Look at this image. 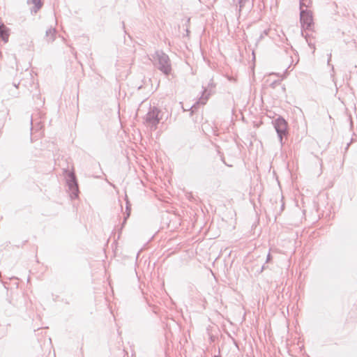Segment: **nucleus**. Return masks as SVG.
Masks as SVG:
<instances>
[{
	"label": "nucleus",
	"instance_id": "obj_13",
	"mask_svg": "<svg viewBox=\"0 0 357 357\" xmlns=\"http://www.w3.org/2000/svg\"><path fill=\"white\" fill-rule=\"evenodd\" d=\"M271 254H270V253H268V254L267 255V257H266V263H267V262H269V261H271Z\"/></svg>",
	"mask_w": 357,
	"mask_h": 357
},
{
	"label": "nucleus",
	"instance_id": "obj_15",
	"mask_svg": "<svg viewBox=\"0 0 357 357\" xmlns=\"http://www.w3.org/2000/svg\"><path fill=\"white\" fill-rule=\"evenodd\" d=\"M284 204H282V206H281V211H282L284 209Z\"/></svg>",
	"mask_w": 357,
	"mask_h": 357
},
{
	"label": "nucleus",
	"instance_id": "obj_10",
	"mask_svg": "<svg viewBox=\"0 0 357 357\" xmlns=\"http://www.w3.org/2000/svg\"><path fill=\"white\" fill-rule=\"evenodd\" d=\"M56 29L50 28L46 31V38L48 42L53 41L55 38Z\"/></svg>",
	"mask_w": 357,
	"mask_h": 357
},
{
	"label": "nucleus",
	"instance_id": "obj_2",
	"mask_svg": "<svg viewBox=\"0 0 357 357\" xmlns=\"http://www.w3.org/2000/svg\"><path fill=\"white\" fill-rule=\"evenodd\" d=\"M305 1H300V20L302 27L310 29L313 22L312 13L307 10L308 6L305 5Z\"/></svg>",
	"mask_w": 357,
	"mask_h": 357
},
{
	"label": "nucleus",
	"instance_id": "obj_17",
	"mask_svg": "<svg viewBox=\"0 0 357 357\" xmlns=\"http://www.w3.org/2000/svg\"><path fill=\"white\" fill-rule=\"evenodd\" d=\"M195 105H192V106L191 107V109H193V108H195Z\"/></svg>",
	"mask_w": 357,
	"mask_h": 357
},
{
	"label": "nucleus",
	"instance_id": "obj_9",
	"mask_svg": "<svg viewBox=\"0 0 357 357\" xmlns=\"http://www.w3.org/2000/svg\"><path fill=\"white\" fill-rule=\"evenodd\" d=\"M0 38L4 41V43H7L8 41V30L3 24H0Z\"/></svg>",
	"mask_w": 357,
	"mask_h": 357
},
{
	"label": "nucleus",
	"instance_id": "obj_1",
	"mask_svg": "<svg viewBox=\"0 0 357 357\" xmlns=\"http://www.w3.org/2000/svg\"><path fill=\"white\" fill-rule=\"evenodd\" d=\"M153 63L165 75H169L172 71V65L169 56L161 50H158L153 56Z\"/></svg>",
	"mask_w": 357,
	"mask_h": 357
},
{
	"label": "nucleus",
	"instance_id": "obj_12",
	"mask_svg": "<svg viewBox=\"0 0 357 357\" xmlns=\"http://www.w3.org/2000/svg\"><path fill=\"white\" fill-rule=\"evenodd\" d=\"M126 211H128V212L127 213V216L125 218V219H126L130 215V207L128 205L126 206Z\"/></svg>",
	"mask_w": 357,
	"mask_h": 357
},
{
	"label": "nucleus",
	"instance_id": "obj_3",
	"mask_svg": "<svg viewBox=\"0 0 357 357\" xmlns=\"http://www.w3.org/2000/svg\"><path fill=\"white\" fill-rule=\"evenodd\" d=\"M160 110L156 107H150L149 111L144 116V123L152 130H155L161 118L159 117Z\"/></svg>",
	"mask_w": 357,
	"mask_h": 357
},
{
	"label": "nucleus",
	"instance_id": "obj_8",
	"mask_svg": "<svg viewBox=\"0 0 357 357\" xmlns=\"http://www.w3.org/2000/svg\"><path fill=\"white\" fill-rule=\"evenodd\" d=\"M27 3L34 5V7L31 9L32 13H36L43 6L42 0H27Z\"/></svg>",
	"mask_w": 357,
	"mask_h": 357
},
{
	"label": "nucleus",
	"instance_id": "obj_7",
	"mask_svg": "<svg viewBox=\"0 0 357 357\" xmlns=\"http://www.w3.org/2000/svg\"><path fill=\"white\" fill-rule=\"evenodd\" d=\"M233 3L238 7V12L243 10H249L253 6V0H232Z\"/></svg>",
	"mask_w": 357,
	"mask_h": 357
},
{
	"label": "nucleus",
	"instance_id": "obj_5",
	"mask_svg": "<svg viewBox=\"0 0 357 357\" xmlns=\"http://www.w3.org/2000/svg\"><path fill=\"white\" fill-rule=\"evenodd\" d=\"M67 185L68 187V190L70 193V197L72 199H75L77 197L79 189H78V185L76 180V177L74 174V173L70 172L68 174L67 177Z\"/></svg>",
	"mask_w": 357,
	"mask_h": 357
},
{
	"label": "nucleus",
	"instance_id": "obj_16",
	"mask_svg": "<svg viewBox=\"0 0 357 357\" xmlns=\"http://www.w3.org/2000/svg\"><path fill=\"white\" fill-rule=\"evenodd\" d=\"M331 57V54H330V56H329V59H328V63H329V62H330Z\"/></svg>",
	"mask_w": 357,
	"mask_h": 357
},
{
	"label": "nucleus",
	"instance_id": "obj_11",
	"mask_svg": "<svg viewBox=\"0 0 357 357\" xmlns=\"http://www.w3.org/2000/svg\"><path fill=\"white\" fill-rule=\"evenodd\" d=\"M307 42L308 43V45L312 47L313 49V52H314V50H315V47H314V45H313L311 41H309L308 39L307 38Z\"/></svg>",
	"mask_w": 357,
	"mask_h": 357
},
{
	"label": "nucleus",
	"instance_id": "obj_14",
	"mask_svg": "<svg viewBox=\"0 0 357 357\" xmlns=\"http://www.w3.org/2000/svg\"><path fill=\"white\" fill-rule=\"evenodd\" d=\"M305 5L308 6V7L310 6V4L311 3V2L309 0H305Z\"/></svg>",
	"mask_w": 357,
	"mask_h": 357
},
{
	"label": "nucleus",
	"instance_id": "obj_6",
	"mask_svg": "<svg viewBox=\"0 0 357 357\" xmlns=\"http://www.w3.org/2000/svg\"><path fill=\"white\" fill-rule=\"evenodd\" d=\"M215 84H213L212 80H211L208 84L207 88L204 89L202 93V96L199 98V100L196 102V104H206L208 97L213 93V89L215 88Z\"/></svg>",
	"mask_w": 357,
	"mask_h": 357
},
{
	"label": "nucleus",
	"instance_id": "obj_4",
	"mask_svg": "<svg viewBox=\"0 0 357 357\" xmlns=\"http://www.w3.org/2000/svg\"><path fill=\"white\" fill-rule=\"evenodd\" d=\"M273 126L277 132L281 145L284 144L283 137L287 134V123L282 117L277 118L273 122Z\"/></svg>",
	"mask_w": 357,
	"mask_h": 357
}]
</instances>
